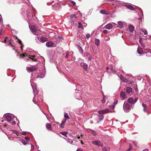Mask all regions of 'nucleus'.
I'll use <instances>...</instances> for the list:
<instances>
[{"instance_id": "nucleus-26", "label": "nucleus", "mask_w": 151, "mask_h": 151, "mask_svg": "<svg viewBox=\"0 0 151 151\" xmlns=\"http://www.w3.org/2000/svg\"><path fill=\"white\" fill-rule=\"evenodd\" d=\"M78 28L79 29L81 28L82 29H83V26L82 25V24L80 22H78Z\"/></svg>"}, {"instance_id": "nucleus-23", "label": "nucleus", "mask_w": 151, "mask_h": 151, "mask_svg": "<svg viewBox=\"0 0 151 151\" xmlns=\"http://www.w3.org/2000/svg\"><path fill=\"white\" fill-rule=\"evenodd\" d=\"M142 106L144 108V109H143V111L145 112H146V109H147V106L146 105V104H144L143 103L142 104Z\"/></svg>"}, {"instance_id": "nucleus-19", "label": "nucleus", "mask_w": 151, "mask_h": 151, "mask_svg": "<svg viewBox=\"0 0 151 151\" xmlns=\"http://www.w3.org/2000/svg\"><path fill=\"white\" fill-rule=\"evenodd\" d=\"M95 43L97 46H99L100 44V40L98 39H96L95 40Z\"/></svg>"}, {"instance_id": "nucleus-61", "label": "nucleus", "mask_w": 151, "mask_h": 151, "mask_svg": "<svg viewBox=\"0 0 151 151\" xmlns=\"http://www.w3.org/2000/svg\"><path fill=\"white\" fill-rule=\"evenodd\" d=\"M143 151H148V150L147 149H145Z\"/></svg>"}, {"instance_id": "nucleus-43", "label": "nucleus", "mask_w": 151, "mask_h": 151, "mask_svg": "<svg viewBox=\"0 0 151 151\" xmlns=\"http://www.w3.org/2000/svg\"><path fill=\"white\" fill-rule=\"evenodd\" d=\"M142 32L145 35H146L147 32V30H142Z\"/></svg>"}, {"instance_id": "nucleus-56", "label": "nucleus", "mask_w": 151, "mask_h": 151, "mask_svg": "<svg viewBox=\"0 0 151 151\" xmlns=\"http://www.w3.org/2000/svg\"><path fill=\"white\" fill-rule=\"evenodd\" d=\"M77 138L78 139H79L80 138H81V137L79 135H77Z\"/></svg>"}, {"instance_id": "nucleus-4", "label": "nucleus", "mask_w": 151, "mask_h": 151, "mask_svg": "<svg viewBox=\"0 0 151 151\" xmlns=\"http://www.w3.org/2000/svg\"><path fill=\"white\" fill-rule=\"evenodd\" d=\"M31 86L33 90L34 96L37 95L38 93V91L36 89L35 83H32V84H31Z\"/></svg>"}, {"instance_id": "nucleus-2", "label": "nucleus", "mask_w": 151, "mask_h": 151, "mask_svg": "<svg viewBox=\"0 0 151 151\" xmlns=\"http://www.w3.org/2000/svg\"><path fill=\"white\" fill-rule=\"evenodd\" d=\"M46 46L48 47H55L56 45L54 42L51 41H50L46 42Z\"/></svg>"}, {"instance_id": "nucleus-42", "label": "nucleus", "mask_w": 151, "mask_h": 151, "mask_svg": "<svg viewBox=\"0 0 151 151\" xmlns=\"http://www.w3.org/2000/svg\"><path fill=\"white\" fill-rule=\"evenodd\" d=\"M91 36V35L89 34H87L86 35V37L88 39Z\"/></svg>"}, {"instance_id": "nucleus-12", "label": "nucleus", "mask_w": 151, "mask_h": 151, "mask_svg": "<svg viewBox=\"0 0 151 151\" xmlns=\"http://www.w3.org/2000/svg\"><path fill=\"white\" fill-rule=\"evenodd\" d=\"M47 40V38L45 37H42L40 38V41L41 42H44Z\"/></svg>"}, {"instance_id": "nucleus-54", "label": "nucleus", "mask_w": 151, "mask_h": 151, "mask_svg": "<svg viewBox=\"0 0 151 151\" xmlns=\"http://www.w3.org/2000/svg\"><path fill=\"white\" fill-rule=\"evenodd\" d=\"M16 124V122L15 121H13L12 122V125H14V124Z\"/></svg>"}, {"instance_id": "nucleus-18", "label": "nucleus", "mask_w": 151, "mask_h": 151, "mask_svg": "<svg viewBox=\"0 0 151 151\" xmlns=\"http://www.w3.org/2000/svg\"><path fill=\"white\" fill-rule=\"evenodd\" d=\"M120 79L124 82L127 81V79L123 77L122 75H120Z\"/></svg>"}, {"instance_id": "nucleus-1", "label": "nucleus", "mask_w": 151, "mask_h": 151, "mask_svg": "<svg viewBox=\"0 0 151 151\" xmlns=\"http://www.w3.org/2000/svg\"><path fill=\"white\" fill-rule=\"evenodd\" d=\"M123 109L126 112H128L130 110V106L127 103H124L123 104Z\"/></svg>"}, {"instance_id": "nucleus-51", "label": "nucleus", "mask_w": 151, "mask_h": 151, "mask_svg": "<svg viewBox=\"0 0 151 151\" xmlns=\"http://www.w3.org/2000/svg\"><path fill=\"white\" fill-rule=\"evenodd\" d=\"M66 120L67 119L65 118V119L62 121V122H63V123H64L65 124Z\"/></svg>"}, {"instance_id": "nucleus-10", "label": "nucleus", "mask_w": 151, "mask_h": 151, "mask_svg": "<svg viewBox=\"0 0 151 151\" xmlns=\"http://www.w3.org/2000/svg\"><path fill=\"white\" fill-rule=\"evenodd\" d=\"M100 13L102 14L109 15L110 14V12L105 10H101L100 11Z\"/></svg>"}, {"instance_id": "nucleus-34", "label": "nucleus", "mask_w": 151, "mask_h": 151, "mask_svg": "<svg viewBox=\"0 0 151 151\" xmlns=\"http://www.w3.org/2000/svg\"><path fill=\"white\" fill-rule=\"evenodd\" d=\"M65 123H63V122H62L60 124V127L62 128H63L64 127Z\"/></svg>"}, {"instance_id": "nucleus-6", "label": "nucleus", "mask_w": 151, "mask_h": 151, "mask_svg": "<svg viewBox=\"0 0 151 151\" xmlns=\"http://www.w3.org/2000/svg\"><path fill=\"white\" fill-rule=\"evenodd\" d=\"M8 38L7 37H6L4 40V42L6 43L7 46H10L12 47H14V46L12 45L11 42L10 40H9L8 39L7 40Z\"/></svg>"}, {"instance_id": "nucleus-30", "label": "nucleus", "mask_w": 151, "mask_h": 151, "mask_svg": "<svg viewBox=\"0 0 151 151\" xmlns=\"http://www.w3.org/2000/svg\"><path fill=\"white\" fill-rule=\"evenodd\" d=\"M35 55H32L31 58V59L32 61H36L37 60L36 58H35Z\"/></svg>"}, {"instance_id": "nucleus-41", "label": "nucleus", "mask_w": 151, "mask_h": 151, "mask_svg": "<svg viewBox=\"0 0 151 151\" xmlns=\"http://www.w3.org/2000/svg\"><path fill=\"white\" fill-rule=\"evenodd\" d=\"M106 41H107L110 40V38L109 37L106 36L104 38Z\"/></svg>"}, {"instance_id": "nucleus-20", "label": "nucleus", "mask_w": 151, "mask_h": 151, "mask_svg": "<svg viewBox=\"0 0 151 151\" xmlns=\"http://www.w3.org/2000/svg\"><path fill=\"white\" fill-rule=\"evenodd\" d=\"M76 47H77V48L79 49V51L80 52L81 54H83V49H82V47L80 46L79 45H77L76 46Z\"/></svg>"}, {"instance_id": "nucleus-48", "label": "nucleus", "mask_w": 151, "mask_h": 151, "mask_svg": "<svg viewBox=\"0 0 151 151\" xmlns=\"http://www.w3.org/2000/svg\"><path fill=\"white\" fill-rule=\"evenodd\" d=\"M114 107H115V106L113 105H112L110 106V108L111 109H114Z\"/></svg>"}, {"instance_id": "nucleus-40", "label": "nucleus", "mask_w": 151, "mask_h": 151, "mask_svg": "<svg viewBox=\"0 0 151 151\" xmlns=\"http://www.w3.org/2000/svg\"><path fill=\"white\" fill-rule=\"evenodd\" d=\"M45 76V75L43 74H40V75L38 77L40 78H43Z\"/></svg>"}, {"instance_id": "nucleus-27", "label": "nucleus", "mask_w": 151, "mask_h": 151, "mask_svg": "<svg viewBox=\"0 0 151 151\" xmlns=\"http://www.w3.org/2000/svg\"><path fill=\"white\" fill-rule=\"evenodd\" d=\"M10 131H13L14 134H16L17 136L19 135V133L16 130H11Z\"/></svg>"}, {"instance_id": "nucleus-17", "label": "nucleus", "mask_w": 151, "mask_h": 151, "mask_svg": "<svg viewBox=\"0 0 151 151\" xmlns=\"http://www.w3.org/2000/svg\"><path fill=\"white\" fill-rule=\"evenodd\" d=\"M126 6L127 8L130 10H134L135 9V8L130 5H127Z\"/></svg>"}, {"instance_id": "nucleus-7", "label": "nucleus", "mask_w": 151, "mask_h": 151, "mask_svg": "<svg viewBox=\"0 0 151 151\" xmlns=\"http://www.w3.org/2000/svg\"><path fill=\"white\" fill-rule=\"evenodd\" d=\"M37 69V68L34 65L30 68L27 67V70L28 72L35 71Z\"/></svg>"}, {"instance_id": "nucleus-45", "label": "nucleus", "mask_w": 151, "mask_h": 151, "mask_svg": "<svg viewBox=\"0 0 151 151\" xmlns=\"http://www.w3.org/2000/svg\"><path fill=\"white\" fill-rule=\"evenodd\" d=\"M4 33V32L3 31V30L1 29H0V34L2 35Z\"/></svg>"}, {"instance_id": "nucleus-22", "label": "nucleus", "mask_w": 151, "mask_h": 151, "mask_svg": "<svg viewBox=\"0 0 151 151\" xmlns=\"http://www.w3.org/2000/svg\"><path fill=\"white\" fill-rule=\"evenodd\" d=\"M46 127L49 130H51V125L50 124L47 123L46 124Z\"/></svg>"}, {"instance_id": "nucleus-21", "label": "nucleus", "mask_w": 151, "mask_h": 151, "mask_svg": "<svg viewBox=\"0 0 151 151\" xmlns=\"http://www.w3.org/2000/svg\"><path fill=\"white\" fill-rule=\"evenodd\" d=\"M129 29L130 32H132L134 30V27L133 26H130L129 27Z\"/></svg>"}, {"instance_id": "nucleus-31", "label": "nucleus", "mask_w": 151, "mask_h": 151, "mask_svg": "<svg viewBox=\"0 0 151 151\" xmlns=\"http://www.w3.org/2000/svg\"><path fill=\"white\" fill-rule=\"evenodd\" d=\"M146 54V56L147 57H150L151 55V52H147L145 53L144 54Z\"/></svg>"}, {"instance_id": "nucleus-55", "label": "nucleus", "mask_w": 151, "mask_h": 151, "mask_svg": "<svg viewBox=\"0 0 151 151\" xmlns=\"http://www.w3.org/2000/svg\"><path fill=\"white\" fill-rule=\"evenodd\" d=\"M76 151H83V150L80 148H78Z\"/></svg>"}, {"instance_id": "nucleus-14", "label": "nucleus", "mask_w": 151, "mask_h": 151, "mask_svg": "<svg viewBox=\"0 0 151 151\" xmlns=\"http://www.w3.org/2000/svg\"><path fill=\"white\" fill-rule=\"evenodd\" d=\"M137 51L138 53L139 54H144L142 53L143 52V49L142 48L140 47H138L137 49Z\"/></svg>"}, {"instance_id": "nucleus-29", "label": "nucleus", "mask_w": 151, "mask_h": 151, "mask_svg": "<svg viewBox=\"0 0 151 151\" xmlns=\"http://www.w3.org/2000/svg\"><path fill=\"white\" fill-rule=\"evenodd\" d=\"M61 134L62 135H64L66 137H67V134H68V132H61Z\"/></svg>"}, {"instance_id": "nucleus-5", "label": "nucleus", "mask_w": 151, "mask_h": 151, "mask_svg": "<svg viewBox=\"0 0 151 151\" xmlns=\"http://www.w3.org/2000/svg\"><path fill=\"white\" fill-rule=\"evenodd\" d=\"M92 143L98 146H103V144L102 142L100 141H96L92 142Z\"/></svg>"}, {"instance_id": "nucleus-16", "label": "nucleus", "mask_w": 151, "mask_h": 151, "mask_svg": "<svg viewBox=\"0 0 151 151\" xmlns=\"http://www.w3.org/2000/svg\"><path fill=\"white\" fill-rule=\"evenodd\" d=\"M126 92L129 93H130L132 91V89L130 87H127L126 89Z\"/></svg>"}, {"instance_id": "nucleus-32", "label": "nucleus", "mask_w": 151, "mask_h": 151, "mask_svg": "<svg viewBox=\"0 0 151 151\" xmlns=\"http://www.w3.org/2000/svg\"><path fill=\"white\" fill-rule=\"evenodd\" d=\"M81 139H80V142L81 143L82 145H83L84 144V143L82 141V139H83V134H81Z\"/></svg>"}, {"instance_id": "nucleus-15", "label": "nucleus", "mask_w": 151, "mask_h": 151, "mask_svg": "<svg viewBox=\"0 0 151 151\" xmlns=\"http://www.w3.org/2000/svg\"><path fill=\"white\" fill-rule=\"evenodd\" d=\"M120 96L123 99H125L127 97V96L126 95V94L122 91H121L120 94Z\"/></svg>"}, {"instance_id": "nucleus-25", "label": "nucleus", "mask_w": 151, "mask_h": 151, "mask_svg": "<svg viewBox=\"0 0 151 151\" xmlns=\"http://www.w3.org/2000/svg\"><path fill=\"white\" fill-rule=\"evenodd\" d=\"M134 99L132 97L129 98L127 100L128 102L129 103H133Z\"/></svg>"}, {"instance_id": "nucleus-8", "label": "nucleus", "mask_w": 151, "mask_h": 151, "mask_svg": "<svg viewBox=\"0 0 151 151\" xmlns=\"http://www.w3.org/2000/svg\"><path fill=\"white\" fill-rule=\"evenodd\" d=\"M70 18H71V22L73 23L74 25H75V22L76 20V15L75 14H72L70 15Z\"/></svg>"}, {"instance_id": "nucleus-52", "label": "nucleus", "mask_w": 151, "mask_h": 151, "mask_svg": "<svg viewBox=\"0 0 151 151\" xmlns=\"http://www.w3.org/2000/svg\"><path fill=\"white\" fill-rule=\"evenodd\" d=\"M32 55H27V58H28L29 59H31V58Z\"/></svg>"}, {"instance_id": "nucleus-11", "label": "nucleus", "mask_w": 151, "mask_h": 151, "mask_svg": "<svg viewBox=\"0 0 151 151\" xmlns=\"http://www.w3.org/2000/svg\"><path fill=\"white\" fill-rule=\"evenodd\" d=\"M5 117L7 121L8 122H10L12 120V117L10 115H7L5 116Z\"/></svg>"}, {"instance_id": "nucleus-39", "label": "nucleus", "mask_w": 151, "mask_h": 151, "mask_svg": "<svg viewBox=\"0 0 151 151\" xmlns=\"http://www.w3.org/2000/svg\"><path fill=\"white\" fill-rule=\"evenodd\" d=\"M105 97L104 96L103 99L101 100L102 102L103 103H104L105 102Z\"/></svg>"}, {"instance_id": "nucleus-9", "label": "nucleus", "mask_w": 151, "mask_h": 151, "mask_svg": "<svg viewBox=\"0 0 151 151\" xmlns=\"http://www.w3.org/2000/svg\"><path fill=\"white\" fill-rule=\"evenodd\" d=\"M109 109H106L104 110H100L98 111V113L99 114H106L109 112Z\"/></svg>"}, {"instance_id": "nucleus-33", "label": "nucleus", "mask_w": 151, "mask_h": 151, "mask_svg": "<svg viewBox=\"0 0 151 151\" xmlns=\"http://www.w3.org/2000/svg\"><path fill=\"white\" fill-rule=\"evenodd\" d=\"M118 24L120 26V27H122L123 25V24L122 22H118Z\"/></svg>"}, {"instance_id": "nucleus-62", "label": "nucleus", "mask_w": 151, "mask_h": 151, "mask_svg": "<svg viewBox=\"0 0 151 151\" xmlns=\"http://www.w3.org/2000/svg\"><path fill=\"white\" fill-rule=\"evenodd\" d=\"M104 151H107V149H106V148H104Z\"/></svg>"}, {"instance_id": "nucleus-44", "label": "nucleus", "mask_w": 151, "mask_h": 151, "mask_svg": "<svg viewBox=\"0 0 151 151\" xmlns=\"http://www.w3.org/2000/svg\"><path fill=\"white\" fill-rule=\"evenodd\" d=\"M118 103V101H115L114 103H113V105H114V106L116 105L117 103Z\"/></svg>"}, {"instance_id": "nucleus-28", "label": "nucleus", "mask_w": 151, "mask_h": 151, "mask_svg": "<svg viewBox=\"0 0 151 151\" xmlns=\"http://www.w3.org/2000/svg\"><path fill=\"white\" fill-rule=\"evenodd\" d=\"M64 117L65 119H69L70 117L68 115L67 113H65L64 114Z\"/></svg>"}, {"instance_id": "nucleus-3", "label": "nucleus", "mask_w": 151, "mask_h": 151, "mask_svg": "<svg viewBox=\"0 0 151 151\" xmlns=\"http://www.w3.org/2000/svg\"><path fill=\"white\" fill-rule=\"evenodd\" d=\"M30 28L31 31L35 35H38L37 32V29L35 26L32 25Z\"/></svg>"}, {"instance_id": "nucleus-59", "label": "nucleus", "mask_w": 151, "mask_h": 151, "mask_svg": "<svg viewBox=\"0 0 151 151\" xmlns=\"http://www.w3.org/2000/svg\"><path fill=\"white\" fill-rule=\"evenodd\" d=\"M126 82L127 83H128V84H129L130 83V81H127H127Z\"/></svg>"}, {"instance_id": "nucleus-47", "label": "nucleus", "mask_w": 151, "mask_h": 151, "mask_svg": "<svg viewBox=\"0 0 151 151\" xmlns=\"http://www.w3.org/2000/svg\"><path fill=\"white\" fill-rule=\"evenodd\" d=\"M25 139L27 141H29L30 140L29 138L27 137H25Z\"/></svg>"}, {"instance_id": "nucleus-24", "label": "nucleus", "mask_w": 151, "mask_h": 151, "mask_svg": "<svg viewBox=\"0 0 151 151\" xmlns=\"http://www.w3.org/2000/svg\"><path fill=\"white\" fill-rule=\"evenodd\" d=\"M83 68L86 70L88 66V65L86 63H83L82 65Z\"/></svg>"}, {"instance_id": "nucleus-53", "label": "nucleus", "mask_w": 151, "mask_h": 151, "mask_svg": "<svg viewBox=\"0 0 151 151\" xmlns=\"http://www.w3.org/2000/svg\"><path fill=\"white\" fill-rule=\"evenodd\" d=\"M26 134V132H23L22 133V134L23 135H24Z\"/></svg>"}, {"instance_id": "nucleus-57", "label": "nucleus", "mask_w": 151, "mask_h": 151, "mask_svg": "<svg viewBox=\"0 0 151 151\" xmlns=\"http://www.w3.org/2000/svg\"><path fill=\"white\" fill-rule=\"evenodd\" d=\"M110 69L111 70H113V66H111L110 67Z\"/></svg>"}, {"instance_id": "nucleus-64", "label": "nucleus", "mask_w": 151, "mask_h": 151, "mask_svg": "<svg viewBox=\"0 0 151 151\" xmlns=\"http://www.w3.org/2000/svg\"><path fill=\"white\" fill-rule=\"evenodd\" d=\"M17 36H14V39H17Z\"/></svg>"}, {"instance_id": "nucleus-58", "label": "nucleus", "mask_w": 151, "mask_h": 151, "mask_svg": "<svg viewBox=\"0 0 151 151\" xmlns=\"http://www.w3.org/2000/svg\"><path fill=\"white\" fill-rule=\"evenodd\" d=\"M68 55H69V53H68V52H67V53L66 54V55L65 56V57L66 58H68Z\"/></svg>"}, {"instance_id": "nucleus-50", "label": "nucleus", "mask_w": 151, "mask_h": 151, "mask_svg": "<svg viewBox=\"0 0 151 151\" xmlns=\"http://www.w3.org/2000/svg\"><path fill=\"white\" fill-rule=\"evenodd\" d=\"M71 3L73 6H74L76 4V3L73 1H71Z\"/></svg>"}, {"instance_id": "nucleus-36", "label": "nucleus", "mask_w": 151, "mask_h": 151, "mask_svg": "<svg viewBox=\"0 0 151 151\" xmlns=\"http://www.w3.org/2000/svg\"><path fill=\"white\" fill-rule=\"evenodd\" d=\"M132 149V146L130 144H129V147L128 149L126 151H130Z\"/></svg>"}, {"instance_id": "nucleus-37", "label": "nucleus", "mask_w": 151, "mask_h": 151, "mask_svg": "<svg viewBox=\"0 0 151 151\" xmlns=\"http://www.w3.org/2000/svg\"><path fill=\"white\" fill-rule=\"evenodd\" d=\"M22 142L24 145H26L27 144L26 142L24 140H23L22 141Z\"/></svg>"}, {"instance_id": "nucleus-60", "label": "nucleus", "mask_w": 151, "mask_h": 151, "mask_svg": "<svg viewBox=\"0 0 151 151\" xmlns=\"http://www.w3.org/2000/svg\"><path fill=\"white\" fill-rule=\"evenodd\" d=\"M21 42H21V40H19V44H21Z\"/></svg>"}, {"instance_id": "nucleus-46", "label": "nucleus", "mask_w": 151, "mask_h": 151, "mask_svg": "<svg viewBox=\"0 0 151 151\" xmlns=\"http://www.w3.org/2000/svg\"><path fill=\"white\" fill-rule=\"evenodd\" d=\"M138 100V98H136L134 101H133V104H135Z\"/></svg>"}, {"instance_id": "nucleus-49", "label": "nucleus", "mask_w": 151, "mask_h": 151, "mask_svg": "<svg viewBox=\"0 0 151 151\" xmlns=\"http://www.w3.org/2000/svg\"><path fill=\"white\" fill-rule=\"evenodd\" d=\"M103 32L105 34H107L108 33V31L106 30H104Z\"/></svg>"}, {"instance_id": "nucleus-13", "label": "nucleus", "mask_w": 151, "mask_h": 151, "mask_svg": "<svg viewBox=\"0 0 151 151\" xmlns=\"http://www.w3.org/2000/svg\"><path fill=\"white\" fill-rule=\"evenodd\" d=\"M113 27V25L110 23H109L107 24L105 26V28L109 29Z\"/></svg>"}, {"instance_id": "nucleus-38", "label": "nucleus", "mask_w": 151, "mask_h": 151, "mask_svg": "<svg viewBox=\"0 0 151 151\" xmlns=\"http://www.w3.org/2000/svg\"><path fill=\"white\" fill-rule=\"evenodd\" d=\"M99 118L100 120H102L103 119L104 116L103 115H101L99 116Z\"/></svg>"}, {"instance_id": "nucleus-35", "label": "nucleus", "mask_w": 151, "mask_h": 151, "mask_svg": "<svg viewBox=\"0 0 151 151\" xmlns=\"http://www.w3.org/2000/svg\"><path fill=\"white\" fill-rule=\"evenodd\" d=\"M78 87L79 88L78 90V91H80L81 90V86H80L78 85V86H76V90H77V89Z\"/></svg>"}, {"instance_id": "nucleus-63", "label": "nucleus", "mask_w": 151, "mask_h": 151, "mask_svg": "<svg viewBox=\"0 0 151 151\" xmlns=\"http://www.w3.org/2000/svg\"><path fill=\"white\" fill-rule=\"evenodd\" d=\"M91 57H89L88 58V60H91Z\"/></svg>"}]
</instances>
